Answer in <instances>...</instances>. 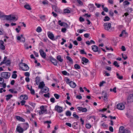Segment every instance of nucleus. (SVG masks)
Segmentation results:
<instances>
[{"instance_id": "25", "label": "nucleus", "mask_w": 133, "mask_h": 133, "mask_svg": "<svg viewBox=\"0 0 133 133\" xmlns=\"http://www.w3.org/2000/svg\"><path fill=\"white\" fill-rule=\"evenodd\" d=\"M42 91L44 93H46L49 91V88L47 87H45L42 90Z\"/></svg>"}, {"instance_id": "34", "label": "nucleus", "mask_w": 133, "mask_h": 133, "mask_svg": "<svg viewBox=\"0 0 133 133\" xmlns=\"http://www.w3.org/2000/svg\"><path fill=\"white\" fill-rule=\"evenodd\" d=\"M65 114L67 116H70L71 115V113L69 111H67L66 112Z\"/></svg>"}, {"instance_id": "4", "label": "nucleus", "mask_w": 133, "mask_h": 133, "mask_svg": "<svg viewBox=\"0 0 133 133\" xmlns=\"http://www.w3.org/2000/svg\"><path fill=\"white\" fill-rule=\"evenodd\" d=\"M10 73L9 72H3L1 74V77L5 79H8L10 76Z\"/></svg>"}, {"instance_id": "18", "label": "nucleus", "mask_w": 133, "mask_h": 133, "mask_svg": "<svg viewBox=\"0 0 133 133\" xmlns=\"http://www.w3.org/2000/svg\"><path fill=\"white\" fill-rule=\"evenodd\" d=\"M69 84L70 86L73 88H74L76 87V84L73 81H70L69 82Z\"/></svg>"}, {"instance_id": "38", "label": "nucleus", "mask_w": 133, "mask_h": 133, "mask_svg": "<svg viewBox=\"0 0 133 133\" xmlns=\"http://www.w3.org/2000/svg\"><path fill=\"white\" fill-rule=\"evenodd\" d=\"M110 19V18L108 16H106L105 17V18L104 19V21H108Z\"/></svg>"}, {"instance_id": "58", "label": "nucleus", "mask_w": 133, "mask_h": 133, "mask_svg": "<svg viewBox=\"0 0 133 133\" xmlns=\"http://www.w3.org/2000/svg\"><path fill=\"white\" fill-rule=\"evenodd\" d=\"M121 49L123 51H125L126 50V49L125 46H122L121 48Z\"/></svg>"}, {"instance_id": "22", "label": "nucleus", "mask_w": 133, "mask_h": 133, "mask_svg": "<svg viewBox=\"0 0 133 133\" xmlns=\"http://www.w3.org/2000/svg\"><path fill=\"white\" fill-rule=\"evenodd\" d=\"M82 60L83 62H82V63L83 64H84V62H85V63H87L89 61L88 60L84 57H82Z\"/></svg>"}, {"instance_id": "11", "label": "nucleus", "mask_w": 133, "mask_h": 133, "mask_svg": "<svg viewBox=\"0 0 133 133\" xmlns=\"http://www.w3.org/2000/svg\"><path fill=\"white\" fill-rule=\"evenodd\" d=\"M89 9L91 12H93L94 10L95 7L93 4H90L88 5Z\"/></svg>"}, {"instance_id": "37", "label": "nucleus", "mask_w": 133, "mask_h": 133, "mask_svg": "<svg viewBox=\"0 0 133 133\" xmlns=\"http://www.w3.org/2000/svg\"><path fill=\"white\" fill-rule=\"evenodd\" d=\"M42 30L41 28L39 27H38L36 29V31L38 32H40Z\"/></svg>"}, {"instance_id": "44", "label": "nucleus", "mask_w": 133, "mask_h": 133, "mask_svg": "<svg viewBox=\"0 0 133 133\" xmlns=\"http://www.w3.org/2000/svg\"><path fill=\"white\" fill-rule=\"evenodd\" d=\"M86 127L87 128L89 129L91 128V126L89 124H87L86 125Z\"/></svg>"}, {"instance_id": "23", "label": "nucleus", "mask_w": 133, "mask_h": 133, "mask_svg": "<svg viewBox=\"0 0 133 133\" xmlns=\"http://www.w3.org/2000/svg\"><path fill=\"white\" fill-rule=\"evenodd\" d=\"M20 98L22 100H26L28 98L27 96L25 95H21L20 97Z\"/></svg>"}, {"instance_id": "13", "label": "nucleus", "mask_w": 133, "mask_h": 133, "mask_svg": "<svg viewBox=\"0 0 133 133\" xmlns=\"http://www.w3.org/2000/svg\"><path fill=\"white\" fill-rule=\"evenodd\" d=\"M55 109L59 112H61L62 111V108L58 105L56 106L55 107Z\"/></svg>"}, {"instance_id": "28", "label": "nucleus", "mask_w": 133, "mask_h": 133, "mask_svg": "<svg viewBox=\"0 0 133 133\" xmlns=\"http://www.w3.org/2000/svg\"><path fill=\"white\" fill-rule=\"evenodd\" d=\"M57 59L61 62H63V59L61 57L60 55H59L57 56Z\"/></svg>"}, {"instance_id": "2", "label": "nucleus", "mask_w": 133, "mask_h": 133, "mask_svg": "<svg viewBox=\"0 0 133 133\" xmlns=\"http://www.w3.org/2000/svg\"><path fill=\"white\" fill-rule=\"evenodd\" d=\"M19 67L24 71H27L29 69V68L26 64L21 63L19 64Z\"/></svg>"}, {"instance_id": "62", "label": "nucleus", "mask_w": 133, "mask_h": 133, "mask_svg": "<svg viewBox=\"0 0 133 133\" xmlns=\"http://www.w3.org/2000/svg\"><path fill=\"white\" fill-rule=\"evenodd\" d=\"M26 76L29 77L30 76V74L29 72H25L24 74Z\"/></svg>"}, {"instance_id": "12", "label": "nucleus", "mask_w": 133, "mask_h": 133, "mask_svg": "<svg viewBox=\"0 0 133 133\" xmlns=\"http://www.w3.org/2000/svg\"><path fill=\"white\" fill-rule=\"evenodd\" d=\"M39 52L40 53L41 56L44 58H45L46 57V54L45 53L42 49H40L39 50Z\"/></svg>"}, {"instance_id": "51", "label": "nucleus", "mask_w": 133, "mask_h": 133, "mask_svg": "<svg viewBox=\"0 0 133 133\" xmlns=\"http://www.w3.org/2000/svg\"><path fill=\"white\" fill-rule=\"evenodd\" d=\"M17 76V75L16 74H14L12 75V78L15 79L16 78Z\"/></svg>"}, {"instance_id": "49", "label": "nucleus", "mask_w": 133, "mask_h": 133, "mask_svg": "<svg viewBox=\"0 0 133 133\" xmlns=\"http://www.w3.org/2000/svg\"><path fill=\"white\" fill-rule=\"evenodd\" d=\"M26 102V101L24 100H22L20 102L22 105H25V103Z\"/></svg>"}, {"instance_id": "9", "label": "nucleus", "mask_w": 133, "mask_h": 133, "mask_svg": "<svg viewBox=\"0 0 133 133\" xmlns=\"http://www.w3.org/2000/svg\"><path fill=\"white\" fill-rule=\"evenodd\" d=\"M50 59L51 62L55 65H57V62L55 59L52 57L50 58Z\"/></svg>"}, {"instance_id": "41", "label": "nucleus", "mask_w": 133, "mask_h": 133, "mask_svg": "<svg viewBox=\"0 0 133 133\" xmlns=\"http://www.w3.org/2000/svg\"><path fill=\"white\" fill-rule=\"evenodd\" d=\"M64 12L65 13H70V11L68 9H65L64 11Z\"/></svg>"}, {"instance_id": "40", "label": "nucleus", "mask_w": 133, "mask_h": 133, "mask_svg": "<svg viewBox=\"0 0 133 133\" xmlns=\"http://www.w3.org/2000/svg\"><path fill=\"white\" fill-rule=\"evenodd\" d=\"M4 79L3 78L0 77V84H2L4 83Z\"/></svg>"}, {"instance_id": "3", "label": "nucleus", "mask_w": 133, "mask_h": 133, "mask_svg": "<svg viewBox=\"0 0 133 133\" xmlns=\"http://www.w3.org/2000/svg\"><path fill=\"white\" fill-rule=\"evenodd\" d=\"M0 17L3 18L8 20H12L15 19L16 17L14 16H12L11 15H0Z\"/></svg>"}, {"instance_id": "5", "label": "nucleus", "mask_w": 133, "mask_h": 133, "mask_svg": "<svg viewBox=\"0 0 133 133\" xmlns=\"http://www.w3.org/2000/svg\"><path fill=\"white\" fill-rule=\"evenodd\" d=\"M40 110L39 111V115H41L47 113V110L44 106L42 105L40 107Z\"/></svg>"}, {"instance_id": "46", "label": "nucleus", "mask_w": 133, "mask_h": 133, "mask_svg": "<svg viewBox=\"0 0 133 133\" xmlns=\"http://www.w3.org/2000/svg\"><path fill=\"white\" fill-rule=\"evenodd\" d=\"M58 24L61 26H63L64 24V22H61V20H59L58 21Z\"/></svg>"}, {"instance_id": "39", "label": "nucleus", "mask_w": 133, "mask_h": 133, "mask_svg": "<svg viewBox=\"0 0 133 133\" xmlns=\"http://www.w3.org/2000/svg\"><path fill=\"white\" fill-rule=\"evenodd\" d=\"M32 87L31 86L30 90L31 93L32 94H34L35 92V91L34 89H32Z\"/></svg>"}, {"instance_id": "53", "label": "nucleus", "mask_w": 133, "mask_h": 133, "mask_svg": "<svg viewBox=\"0 0 133 133\" xmlns=\"http://www.w3.org/2000/svg\"><path fill=\"white\" fill-rule=\"evenodd\" d=\"M29 104L33 108H34V107H35V104L34 103H33L32 102V103H30Z\"/></svg>"}, {"instance_id": "54", "label": "nucleus", "mask_w": 133, "mask_h": 133, "mask_svg": "<svg viewBox=\"0 0 133 133\" xmlns=\"http://www.w3.org/2000/svg\"><path fill=\"white\" fill-rule=\"evenodd\" d=\"M79 20L81 22H83L84 21V19L82 18L81 16H80L79 18Z\"/></svg>"}, {"instance_id": "24", "label": "nucleus", "mask_w": 133, "mask_h": 133, "mask_svg": "<svg viewBox=\"0 0 133 133\" xmlns=\"http://www.w3.org/2000/svg\"><path fill=\"white\" fill-rule=\"evenodd\" d=\"M49 37L51 39L53 40L54 39V36L52 33H50L48 35Z\"/></svg>"}, {"instance_id": "10", "label": "nucleus", "mask_w": 133, "mask_h": 133, "mask_svg": "<svg viewBox=\"0 0 133 133\" xmlns=\"http://www.w3.org/2000/svg\"><path fill=\"white\" fill-rule=\"evenodd\" d=\"M128 102H133V95L130 94L128 96L127 99Z\"/></svg>"}, {"instance_id": "61", "label": "nucleus", "mask_w": 133, "mask_h": 133, "mask_svg": "<svg viewBox=\"0 0 133 133\" xmlns=\"http://www.w3.org/2000/svg\"><path fill=\"white\" fill-rule=\"evenodd\" d=\"M105 83V82L104 81H102V82L100 83V84L99 85V86L100 87L102 86L103 84Z\"/></svg>"}, {"instance_id": "17", "label": "nucleus", "mask_w": 133, "mask_h": 133, "mask_svg": "<svg viewBox=\"0 0 133 133\" xmlns=\"http://www.w3.org/2000/svg\"><path fill=\"white\" fill-rule=\"evenodd\" d=\"M23 125V129L24 131L26 130L29 127V125L27 123H24Z\"/></svg>"}, {"instance_id": "15", "label": "nucleus", "mask_w": 133, "mask_h": 133, "mask_svg": "<svg viewBox=\"0 0 133 133\" xmlns=\"http://www.w3.org/2000/svg\"><path fill=\"white\" fill-rule=\"evenodd\" d=\"M77 108L78 110L83 112H86L87 111V109L86 108L77 107Z\"/></svg>"}, {"instance_id": "35", "label": "nucleus", "mask_w": 133, "mask_h": 133, "mask_svg": "<svg viewBox=\"0 0 133 133\" xmlns=\"http://www.w3.org/2000/svg\"><path fill=\"white\" fill-rule=\"evenodd\" d=\"M113 64L115 66L117 67H119V65L118 64L117 62L116 61H115L114 62Z\"/></svg>"}, {"instance_id": "50", "label": "nucleus", "mask_w": 133, "mask_h": 133, "mask_svg": "<svg viewBox=\"0 0 133 133\" xmlns=\"http://www.w3.org/2000/svg\"><path fill=\"white\" fill-rule=\"evenodd\" d=\"M80 53L81 54H87L84 51V50H80Z\"/></svg>"}, {"instance_id": "14", "label": "nucleus", "mask_w": 133, "mask_h": 133, "mask_svg": "<svg viewBox=\"0 0 133 133\" xmlns=\"http://www.w3.org/2000/svg\"><path fill=\"white\" fill-rule=\"evenodd\" d=\"M122 128H123V126H121L119 127V131L120 133H128L129 132V130L126 129H125L124 131L123 132L122 131Z\"/></svg>"}, {"instance_id": "64", "label": "nucleus", "mask_w": 133, "mask_h": 133, "mask_svg": "<svg viewBox=\"0 0 133 133\" xmlns=\"http://www.w3.org/2000/svg\"><path fill=\"white\" fill-rule=\"evenodd\" d=\"M62 73L64 75H66L67 73V72L65 71H63L62 72Z\"/></svg>"}, {"instance_id": "56", "label": "nucleus", "mask_w": 133, "mask_h": 133, "mask_svg": "<svg viewBox=\"0 0 133 133\" xmlns=\"http://www.w3.org/2000/svg\"><path fill=\"white\" fill-rule=\"evenodd\" d=\"M63 26L66 28L68 27V25L66 23L64 22V23Z\"/></svg>"}, {"instance_id": "31", "label": "nucleus", "mask_w": 133, "mask_h": 133, "mask_svg": "<svg viewBox=\"0 0 133 133\" xmlns=\"http://www.w3.org/2000/svg\"><path fill=\"white\" fill-rule=\"evenodd\" d=\"M24 7L25 8L29 10H30L31 9L30 6L29 5H25Z\"/></svg>"}, {"instance_id": "8", "label": "nucleus", "mask_w": 133, "mask_h": 133, "mask_svg": "<svg viewBox=\"0 0 133 133\" xmlns=\"http://www.w3.org/2000/svg\"><path fill=\"white\" fill-rule=\"evenodd\" d=\"M117 108L120 110H123L125 108V106L122 103H119L117 105Z\"/></svg>"}, {"instance_id": "6", "label": "nucleus", "mask_w": 133, "mask_h": 133, "mask_svg": "<svg viewBox=\"0 0 133 133\" xmlns=\"http://www.w3.org/2000/svg\"><path fill=\"white\" fill-rule=\"evenodd\" d=\"M128 33L125 30H123L121 32V33L119 35V36L120 37H121L123 36L125 38L128 37Z\"/></svg>"}, {"instance_id": "48", "label": "nucleus", "mask_w": 133, "mask_h": 133, "mask_svg": "<svg viewBox=\"0 0 133 133\" xmlns=\"http://www.w3.org/2000/svg\"><path fill=\"white\" fill-rule=\"evenodd\" d=\"M53 8L54 9V10L56 12H57L58 11V8L57 7L55 6H54L53 7Z\"/></svg>"}, {"instance_id": "47", "label": "nucleus", "mask_w": 133, "mask_h": 133, "mask_svg": "<svg viewBox=\"0 0 133 133\" xmlns=\"http://www.w3.org/2000/svg\"><path fill=\"white\" fill-rule=\"evenodd\" d=\"M73 116L77 118L78 119L79 118V116L76 114L75 112L74 113V114L73 115Z\"/></svg>"}, {"instance_id": "43", "label": "nucleus", "mask_w": 133, "mask_h": 133, "mask_svg": "<svg viewBox=\"0 0 133 133\" xmlns=\"http://www.w3.org/2000/svg\"><path fill=\"white\" fill-rule=\"evenodd\" d=\"M77 1L78 3L80 5L82 6L83 5V3L81 0H77Z\"/></svg>"}, {"instance_id": "36", "label": "nucleus", "mask_w": 133, "mask_h": 133, "mask_svg": "<svg viewBox=\"0 0 133 133\" xmlns=\"http://www.w3.org/2000/svg\"><path fill=\"white\" fill-rule=\"evenodd\" d=\"M5 63L6 65H10L11 64V62L9 60H8L5 61Z\"/></svg>"}, {"instance_id": "30", "label": "nucleus", "mask_w": 133, "mask_h": 133, "mask_svg": "<svg viewBox=\"0 0 133 133\" xmlns=\"http://www.w3.org/2000/svg\"><path fill=\"white\" fill-rule=\"evenodd\" d=\"M40 79L38 77H36V83L37 85H38L40 81Z\"/></svg>"}, {"instance_id": "27", "label": "nucleus", "mask_w": 133, "mask_h": 133, "mask_svg": "<svg viewBox=\"0 0 133 133\" xmlns=\"http://www.w3.org/2000/svg\"><path fill=\"white\" fill-rule=\"evenodd\" d=\"M51 121H45L44 122V124L47 123L48 124V125H47V127L48 128H50V127L49 124H51Z\"/></svg>"}, {"instance_id": "52", "label": "nucleus", "mask_w": 133, "mask_h": 133, "mask_svg": "<svg viewBox=\"0 0 133 133\" xmlns=\"http://www.w3.org/2000/svg\"><path fill=\"white\" fill-rule=\"evenodd\" d=\"M103 97H104V98H103L104 100H107V94H106V93H105V94H104V95H103Z\"/></svg>"}, {"instance_id": "20", "label": "nucleus", "mask_w": 133, "mask_h": 133, "mask_svg": "<svg viewBox=\"0 0 133 133\" xmlns=\"http://www.w3.org/2000/svg\"><path fill=\"white\" fill-rule=\"evenodd\" d=\"M92 50L95 52H96L98 51V47L95 45H94L92 46Z\"/></svg>"}, {"instance_id": "21", "label": "nucleus", "mask_w": 133, "mask_h": 133, "mask_svg": "<svg viewBox=\"0 0 133 133\" xmlns=\"http://www.w3.org/2000/svg\"><path fill=\"white\" fill-rule=\"evenodd\" d=\"M16 118L17 119L20 121L23 122H24L25 121V120L24 119L19 116H16Z\"/></svg>"}, {"instance_id": "16", "label": "nucleus", "mask_w": 133, "mask_h": 133, "mask_svg": "<svg viewBox=\"0 0 133 133\" xmlns=\"http://www.w3.org/2000/svg\"><path fill=\"white\" fill-rule=\"evenodd\" d=\"M66 59L68 61L69 63L70 64H73L74 63V62L71 58L69 56H66Z\"/></svg>"}, {"instance_id": "19", "label": "nucleus", "mask_w": 133, "mask_h": 133, "mask_svg": "<svg viewBox=\"0 0 133 133\" xmlns=\"http://www.w3.org/2000/svg\"><path fill=\"white\" fill-rule=\"evenodd\" d=\"M45 86V84L43 82H41L38 85V87L39 88L42 89Z\"/></svg>"}, {"instance_id": "57", "label": "nucleus", "mask_w": 133, "mask_h": 133, "mask_svg": "<svg viewBox=\"0 0 133 133\" xmlns=\"http://www.w3.org/2000/svg\"><path fill=\"white\" fill-rule=\"evenodd\" d=\"M0 49L2 50H4L5 49V46H4V44L1 45L0 46Z\"/></svg>"}, {"instance_id": "33", "label": "nucleus", "mask_w": 133, "mask_h": 133, "mask_svg": "<svg viewBox=\"0 0 133 133\" xmlns=\"http://www.w3.org/2000/svg\"><path fill=\"white\" fill-rule=\"evenodd\" d=\"M74 67L76 69H79L81 68L80 66L77 64H75L74 65Z\"/></svg>"}, {"instance_id": "29", "label": "nucleus", "mask_w": 133, "mask_h": 133, "mask_svg": "<svg viewBox=\"0 0 133 133\" xmlns=\"http://www.w3.org/2000/svg\"><path fill=\"white\" fill-rule=\"evenodd\" d=\"M116 76L117 78L119 79H123V77L122 76H121L117 72L116 73Z\"/></svg>"}, {"instance_id": "32", "label": "nucleus", "mask_w": 133, "mask_h": 133, "mask_svg": "<svg viewBox=\"0 0 133 133\" xmlns=\"http://www.w3.org/2000/svg\"><path fill=\"white\" fill-rule=\"evenodd\" d=\"M130 4V3L127 1H125L123 3V5L124 6H126V5H128Z\"/></svg>"}, {"instance_id": "45", "label": "nucleus", "mask_w": 133, "mask_h": 133, "mask_svg": "<svg viewBox=\"0 0 133 133\" xmlns=\"http://www.w3.org/2000/svg\"><path fill=\"white\" fill-rule=\"evenodd\" d=\"M66 29L65 28H62L61 29V31L63 33H65L66 31Z\"/></svg>"}, {"instance_id": "60", "label": "nucleus", "mask_w": 133, "mask_h": 133, "mask_svg": "<svg viewBox=\"0 0 133 133\" xmlns=\"http://www.w3.org/2000/svg\"><path fill=\"white\" fill-rule=\"evenodd\" d=\"M55 99L54 98H52L50 99V101L52 103H54L55 102Z\"/></svg>"}, {"instance_id": "42", "label": "nucleus", "mask_w": 133, "mask_h": 133, "mask_svg": "<svg viewBox=\"0 0 133 133\" xmlns=\"http://www.w3.org/2000/svg\"><path fill=\"white\" fill-rule=\"evenodd\" d=\"M54 95L56 98L57 99H58L59 97V95L56 94H54Z\"/></svg>"}, {"instance_id": "1", "label": "nucleus", "mask_w": 133, "mask_h": 133, "mask_svg": "<svg viewBox=\"0 0 133 133\" xmlns=\"http://www.w3.org/2000/svg\"><path fill=\"white\" fill-rule=\"evenodd\" d=\"M104 29L105 30L109 32L112 31L111 24L110 23H105L103 25Z\"/></svg>"}, {"instance_id": "63", "label": "nucleus", "mask_w": 133, "mask_h": 133, "mask_svg": "<svg viewBox=\"0 0 133 133\" xmlns=\"http://www.w3.org/2000/svg\"><path fill=\"white\" fill-rule=\"evenodd\" d=\"M34 53V54L35 55L36 57H38V54L37 52H36L35 51H34L33 52Z\"/></svg>"}, {"instance_id": "7", "label": "nucleus", "mask_w": 133, "mask_h": 133, "mask_svg": "<svg viewBox=\"0 0 133 133\" xmlns=\"http://www.w3.org/2000/svg\"><path fill=\"white\" fill-rule=\"evenodd\" d=\"M16 131L19 133H23L24 130L23 128L19 125L17 126Z\"/></svg>"}, {"instance_id": "55", "label": "nucleus", "mask_w": 133, "mask_h": 133, "mask_svg": "<svg viewBox=\"0 0 133 133\" xmlns=\"http://www.w3.org/2000/svg\"><path fill=\"white\" fill-rule=\"evenodd\" d=\"M122 57L124 60H126L127 58V57L126 56L124 55L123 54H122Z\"/></svg>"}, {"instance_id": "59", "label": "nucleus", "mask_w": 133, "mask_h": 133, "mask_svg": "<svg viewBox=\"0 0 133 133\" xmlns=\"http://www.w3.org/2000/svg\"><path fill=\"white\" fill-rule=\"evenodd\" d=\"M109 130L111 132H113L114 131V129L113 127L111 126H110L109 128Z\"/></svg>"}, {"instance_id": "26", "label": "nucleus", "mask_w": 133, "mask_h": 133, "mask_svg": "<svg viewBox=\"0 0 133 133\" xmlns=\"http://www.w3.org/2000/svg\"><path fill=\"white\" fill-rule=\"evenodd\" d=\"M5 96L6 97V100L7 101H8V100L10 99L12 97V95L9 94L6 95Z\"/></svg>"}]
</instances>
